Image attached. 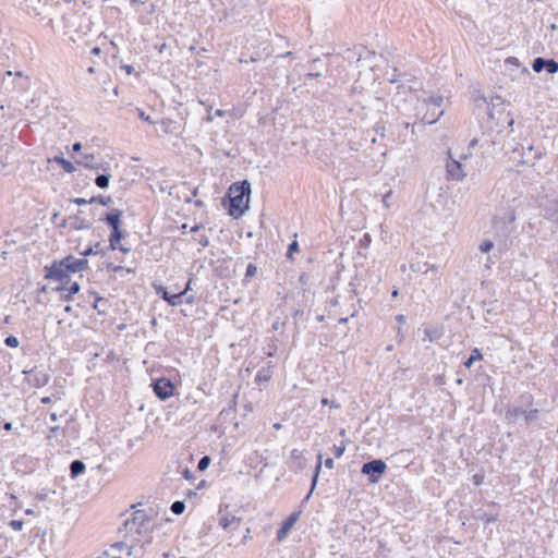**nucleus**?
Here are the masks:
<instances>
[{"label": "nucleus", "mask_w": 558, "mask_h": 558, "mask_svg": "<svg viewBox=\"0 0 558 558\" xmlns=\"http://www.w3.org/2000/svg\"><path fill=\"white\" fill-rule=\"evenodd\" d=\"M69 270L65 268L61 260L58 263H53L51 267L47 268L46 278L57 281H63L69 277Z\"/></svg>", "instance_id": "9"}, {"label": "nucleus", "mask_w": 558, "mask_h": 558, "mask_svg": "<svg viewBox=\"0 0 558 558\" xmlns=\"http://www.w3.org/2000/svg\"><path fill=\"white\" fill-rule=\"evenodd\" d=\"M344 451H345V445L344 444H341L340 446L335 445L332 447V452H333L336 458L342 457Z\"/></svg>", "instance_id": "30"}, {"label": "nucleus", "mask_w": 558, "mask_h": 558, "mask_svg": "<svg viewBox=\"0 0 558 558\" xmlns=\"http://www.w3.org/2000/svg\"><path fill=\"white\" fill-rule=\"evenodd\" d=\"M398 81L397 76L393 75L391 78H389V82L390 83H396Z\"/></svg>", "instance_id": "59"}, {"label": "nucleus", "mask_w": 558, "mask_h": 558, "mask_svg": "<svg viewBox=\"0 0 558 558\" xmlns=\"http://www.w3.org/2000/svg\"><path fill=\"white\" fill-rule=\"evenodd\" d=\"M199 244L203 246V247H206L208 246L209 244V240L206 235H202L201 239H199Z\"/></svg>", "instance_id": "42"}, {"label": "nucleus", "mask_w": 558, "mask_h": 558, "mask_svg": "<svg viewBox=\"0 0 558 558\" xmlns=\"http://www.w3.org/2000/svg\"><path fill=\"white\" fill-rule=\"evenodd\" d=\"M216 116H218V117H222V116H223V111H222V110H217V111H216Z\"/></svg>", "instance_id": "60"}, {"label": "nucleus", "mask_w": 558, "mask_h": 558, "mask_svg": "<svg viewBox=\"0 0 558 558\" xmlns=\"http://www.w3.org/2000/svg\"><path fill=\"white\" fill-rule=\"evenodd\" d=\"M532 69L537 73L546 70L548 73L554 74L558 72V62H556L554 59H544L538 57L534 59Z\"/></svg>", "instance_id": "8"}, {"label": "nucleus", "mask_w": 558, "mask_h": 558, "mask_svg": "<svg viewBox=\"0 0 558 558\" xmlns=\"http://www.w3.org/2000/svg\"><path fill=\"white\" fill-rule=\"evenodd\" d=\"M49 377L44 372H29L27 373V381L35 387H43L48 384Z\"/></svg>", "instance_id": "13"}, {"label": "nucleus", "mask_w": 558, "mask_h": 558, "mask_svg": "<svg viewBox=\"0 0 558 558\" xmlns=\"http://www.w3.org/2000/svg\"><path fill=\"white\" fill-rule=\"evenodd\" d=\"M199 229H201V226H194V227L192 228V231H193V232H196V231H198Z\"/></svg>", "instance_id": "61"}, {"label": "nucleus", "mask_w": 558, "mask_h": 558, "mask_svg": "<svg viewBox=\"0 0 558 558\" xmlns=\"http://www.w3.org/2000/svg\"><path fill=\"white\" fill-rule=\"evenodd\" d=\"M92 53H93V54H95V56H99V54H100V48H98V47H94V48L92 49Z\"/></svg>", "instance_id": "51"}, {"label": "nucleus", "mask_w": 558, "mask_h": 558, "mask_svg": "<svg viewBox=\"0 0 558 558\" xmlns=\"http://www.w3.org/2000/svg\"><path fill=\"white\" fill-rule=\"evenodd\" d=\"M397 88H398V90L393 97V102L398 109H400V110L405 109L403 102H408V101L417 99V96L412 90L411 86L402 84V85L398 86Z\"/></svg>", "instance_id": "6"}, {"label": "nucleus", "mask_w": 558, "mask_h": 558, "mask_svg": "<svg viewBox=\"0 0 558 558\" xmlns=\"http://www.w3.org/2000/svg\"><path fill=\"white\" fill-rule=\"evenodd\" d=\"M94 253H95V252H94V248H93V247H88L87 250H85V251H84V252H82L81 254H82L83 256H88V255H92V254H94Z\"/></svg>", "instance_id": "46"}, {"label": "nucleus", "mask_w": 558, "mask_h": 558, "mask_svg": "<svg viewBox=\"0 0 558 558\" xmlns=\"http://www.w3.org/2000/svg\"><path fill=\"white\" fill-rule=\"evenodd\" d=\"M121 216H122L121 210L113 209L107 215L106 220L112 227V229H117L118 227H120Z\"/></svg>", "instance_id": "16"}, {"label": "nucleus", "mask_w": 558, "mask_h": 558, "mask_svg": "<svg viewBox=\"0 0 558 558\" xmlns=\"http://www.w3.org/2000/svg\"><path fill=\"white\" fill-rule=\"evenodd\" d=\"M325 465H326V468H328V469H333V465H335L333 460H332L331 458H328V459L325 461Z\"/></svg>", "instance_id": "45"}, {"label": "nucleus", "mask_w": 558, "mask_h": 558, "mask_svg": "<svg viewBox=\"0 0 558 558\" xmlns=\"http://www.w3.org/2000/svg\"><path fill=\"white\" fill-rule=\"evenodd\" d=\"M257 272V267L253 264H248L247 268H246V274L245 276L246 277H253L255 276Z\"/></svg>", "instance_id": "36"}, {"label": "nucleus", "mask_w": 558, "mask_h": 558, "mask_svg": "<svg viewBox=\"0 0 558 558\" xmlns=\"http://www.w3.org/2000/svg\"><path fill=\"white\" fill-rule=\"evenodd\" d=\"M392 195V192L391 191H388L384 196H383V204L386 208H389L390 207V203H389V198L391 197Z\"/></svg>", "instance_id": "37"}, {"label": "nucleus", "mask_w": 558, "mask_h": 558, "mask_svg": "<svg viewBox=\"0 0 558 558\" xmlns=\"http://www.w3.org/2000/svg\"><path fill=\"white\" fill-rule=\"evenodd\" d=\"M238 530H239V529H234V527H229V529L227 530V531L231 534V536H230V538H229V539H230L229 545H234V546H238V545H239V544H234V543L232 542L233 534H234V532H235V531H238Z\"/></svg>", "instance_id": "41"}, {"label": "nucleus", "mask_w": 558, "mask_h": 558, "mask_svg": "<svg viewBox=\"0 0 558 558\" xmlns=\"http://www.w3.org/2000/svg\"><path fill=\"white\" fill-rule=\"evenodd\" d=\"M59 429H60V427H59V426H51V427L49 428V433H50V435H49L48 437H49V438H51L52 434L57 433Z\"/></svg>", "instance_id": "47"}, {"label": "nucleus", "mask_w": 558, "mask_h": 558, "mask_svg": "<svg viewBox=\"0 0 558 558\" xmlns=\"http://www.w3.org/2000/svg\"><path fill=\"white\" fill-rule=\"evenodd\" d=\"M95 201H97V198H96V197H93V198H92V199H89V201H86V199H84V198H75V199H74V203H75V204H77V205H85V204H87V203H93V202H95Z\"/></svg>", "instance_id": "39"}, {"label": "nucleus", "mask_w": 558, "mask_h": 558, "mask_svg": "<svg viewBox=\"0 0 558 558\" xmlns=\"http://www.w3.org/2000/svg\"><path fill=\"white\" fill-rule=\"evenodd\" d=\"M60 291H68L65 298H69L71 294H75L80 291V284L77 282H73L69 289L65 288H57Z\"/></svg>", "instance_id": "26"}, {"label": "nucleus", "mask_w": 558, "mask_h": 558, "mask_svg": "<svg viewBox=\"0 0 558 558\" xmlns=\"http://www.w3.org/2000/svg\"><path fill=\"white\" fill-rule=\"evenodd\" d=\"M320 468H322V454H318V463L316 465V472H315V475L313 477L312 488H314L315 485H316V481H317V476H318V472H319Z\"/></svg>", "instance_id": "34"}, {"label": "nucleus", "mask_w": 558, "mask_h": 558, "mask_svg": "<svg viewBox=\"0 0 558 558\" xmlns=\"http://www.w3.org/2000/svg\"><path fill=\"white\" fill-rule=\"evenodd\" d=\"M191 290V280H189V282L186 283V287L185 289L182 291L184 292V296H185V302L187 304H192L194 303V295H187V292Z\"/></svg>", "instance_id": "31"}, {"label": "nucleus", "mask_w": 558, "mask_h": 558, "mask_svg": "<svg viewBox=\"0 0 558 558\" xmlns=\"http://www.w3.org/2000/svg\"><path fill=\"white\" fill-rule=\"evenodd\" d=\"M9 525L15 531H21L24 526V522L22 520H12L9 522Z\"/></svg>", "instance_id": "33"}, {"label": "nucleus", "mask_w": 558, "mask_h": 558, "mask_svg": "<svg viewBox=\"0 0 558 558\" xmlns=\"http://www.w3.org/2000/svg\"><path fill=\"white\" fill-rule=\"evenodd\" d=\"M72 149L74 151H80L82 149V144L81 143H74L73 146H72Z\"/></svg>", "instance_id": "49"}, {"label": "nucleus", "mask_w": 558, "mask_h": 558, "mask_svg": "<svg viewBox=\"0 0 558 558\" xmlns=\"http://www.w3.org/2000/svg\"><path fill=\"white\" fill-rule=\"evenodd\" d=\"M482 359H483V355H482L480 349L474 348L471 351L470 357L464 362V366L470 368L473 365L474 362L481 361Z\"/></svg>", "instance_id": "19"}, {"label": "nucleus", "mask_w": 558, "mask_h": 558, "mask_svg": "<svg viewBox=\"0 0 558 558\" xmlns=\"http://www.w3.org/2000/svg\"><path fill=\"white\" fill-rule=\"evenodd\" d=\"M4 343L10 348H17L20 344L19 339L14 336L7 337Z\"/></svg>", "instance_id": "28"}, {"label": "nucleus", "mask_w": 558, "mask_h": 558, "mask_svg": "<svg viewBox=\"0 0 558 558\" xmlns=\"http://www.w3.org/2000/svg\"><path fill=\"white\" fill-rule=\"evenodd\" d=\"M291 459L294 460V461H299V468H302V459H303V452L298 450V449H294L291 451Z\"/></svg>", "instance_id": "29"}, {"label": "nucleus", "mask_w": 558, "mask_h": 558, "mask_svg": "<svg viewBox=\"0 0 558 558\" xmlns=\"http://www.w3.org/2000/svg\"><path fill=\"white\" fill-rule=\"evenodd\" d=\"M251 184L247 181L232 184L229 189L230 209L233 217H240L247 208L250 201Z\"/></svg>", "instance_id": "2"}, {"label": "nucleus", "mask_w": 558, "mask_h": 558, "mask_svg": "<svg viewBox=\"0 0 558 558\" xmlns=\"http://www.w3.org/2000/svg\"><path fill=\"white\" fill-rule=\"evenodd\" d=\"M85 470V464L81 460H74L70 465L71 475L73 477L80 475Z\"/></svg>", "instance_id": "20"}, {"label": "nucleus", "mask_w": 558, "mask_h": 558, "mask_svg": "<svg viewBox=\"0 0 558 558\" xmlns=\"http://www.w3.org/2000/svg\"><path fill=\"white\" fill-rule=\"evenodd\" d=\"M154 391L159 399L166 400L173 395L174 386L169 379L160 378L155 381Z\"/></svg>", "instance_id": "7"}, {"label": "nucleus", "mask_w": 558, "mask_h": 558, "mask_svg": "<svg viewBox=\"0 0 558 558\" xmlns=\"http://www.w3.org/2000/svg\"><path fill=\"white\" fill-rule=\"evenodd\" d=\"M94 160H95L94 155H92V154H90V155L85 154V155L83 156V161H82V163H83L85 167H93V166H94Z\"/></svg>", "instance_id": "32"}, {"label": "nucleus", "mask_w": 558, "mask_h": 558, "mask_svg": "<svg viewBox=\"0 0 558 558\" xmlns=\"http://www.w3.org/2000/svg\"><path fill=\"white\" fill-rule=\"evenodd\" d=\"M15 76L21 78L22 82L19 84L22 90H26L29 87V77L24 76L22 72H16Z\"/></svg>", "instance_id": "25"}, {"label": "nucleus", "mask_w": 558, "mask_h": 558, "mask_svg": "<svg viewBox=\"0 0 558 558\" xmlns=\"http://www.w3.org/2000/svg\"><path fill=\"white\" fill-rule=\"evenodd\" d=\"M63 265L69 270V272H77L87 267V259L85 258H76L72 255L66 256L62 259Z\"/></svg>", "instance_id": "10"}, {"label": "nucleus", "mask_w": 558, "mask_h": 558, "mask_svg": "<svg viewBox=\"0 0 558 558\" xmlns=\"http://www.w3.org/2000/svg\"><path fill=\"white\" fill-rule=\"evenodd\" d=\"M322 403H323L324 405H326V404H328V403H329V401H328V399L324 398V399H322Z\"/></svg>", "instance_id": "63"}, {"label": "nucleus", "mask_w": 558, "mask_h": 558, "mask_svg": "<svg viewBox=\"0 0 558 558\" xmlns=\"http://www.w3.org/2000/svg\"><path fill=\"white\" fill-rule=\"evenodd\" d=\"M210 463V458L209 457H203L199 462H198V469L199 470H205Z\"/></svg>", "instance_id": "35"}, {"label": "nucleus", "mask_w": 558, "mask_h": 558, "mask_svg": "<svg viewBox=\"0 0 558 558\" xmlns=\"http://www.w3.org/2000/svg\"><path fill=\"white\" fill-rule=\"evenodd\" d=\"M494 248V243L493 241L490 240H486L484 241L481 245H480V251L482 253H488L489 251H492Z\"/></svg>", "instance_id": "27"}, {"label": "nucleus", "mask_w": 558, "mask_h": 558, "mask_svg": "<svg viewBox=\"0 0 558 558\" xmlns=\"http://www.w3.org/2000/svg\"><path fill=\"white\" fill-rule=\"evenodd\" d=\"M377 133H379L381 136L384 135V130L385 128L384 126H378L375 129Z\"/></svg>", "instance_id": "55"}, {"label": "nucleus", "mask_w": 558, "mask_h": 558, "mask_svg": "<svg viewBox=\"0 0 558 558\" xmlns=\"http://www.w3.org/2000/svg\"><path fill=\"white\" fill-rule=\"evenodd\" d=\"M391 295H392L393 298H397V296H398V290H393V291H392V293H391Z\"/></svg>", "instance_id": "64"}, {"label": "nucleus", "mask_w": 558, "mask_h": 558, "mask_svg": "<svg viewBox=\"0 0 558 558\" xmlns=\"http://www.w3.org/2000/svg\"><path fill=\"white\" fill-rule=\"evenodd\" d=\"M54 161L58 162L63 168V170L69 173L75 170L74 166L69 160H65L62 157H56Z\"/></svg>", "instance_id": "23"}, {"label": "nucleus", "mask_w": 558, "mask_h": 558, "mask_svg": "<svg viewBox=\"0 0 558 558\" xmlns=\"http://www.w3.org/2000/svg\"><path fill=\"white\" fill-rule=\"evenodd\" d=\"M185 510V504L184 501H174L171 506V511L174 513V514H182Z\"/></svg>", "instance_id": "24"}, {"label": "nucleus", "mask_w": 558, "mask_h": 558, "mask_svg": "<svg viewBox=\"0 0 558 558\" xmlns=\"http://www.w3.org/2000/svg\"><path fill=\"white\" fill-rule=\"evenodd\" d=\"M160 128L161 131L166 134H173L178 132V124L174 121H171L169 119H165L160 121Z\"/></svg>", "instance_id": "17"}, {"label": "nucleus", "mask_w": 558, "mask_h": 558, "mask_svg": "<svg viewBox=\"0 0 558 558\" xmlns=\"http://www.w3.org/2000/svg\"><path fill=\"white\" fill-rule=\"evenodd\" d=\"M396 320L399 323V324H403L405 322V316L400 314V315H397L396 316Z\"/></svg>", "instance_id": "48"}, {"label": "nucleus", "mask_w": 558, "mask_h": 558, "mask_svg": "<svg viewBox=\"0 0 558 558\" xmlns=\"http://www.w3.org/2000/svg\"><path fill=\"white\" fill-rule=\"evenodd\" d=\"M110 174L108 173H102V174H99L97 175L96 180H95V183L98 187L100 189H106L108 187L109 185V182H110Z\"/></svg>", "instance_id": "21"}, {"label": "nucleus", "mask_w": 558, "mask_h": 558, "mask_svg": "<svg viewBox=\"0 0 558 558\" xmlns=\"http://www.w3.org/2000/svg\"><path fill=\"white\" fill-rule=\"evenodd\" d=\"M298 513L291 514L282 524V526L277 532V541L282 542L287 535L289 534L290 530L293 527L295 522L298 521Z\"/></svg>", "instance_id": "12"}, {"label": "nucleus", "mask_w": 558, "mask_h": 558, "mask_svg": "<svg viewBox=\"0 0 558 558\" xmlns=\"http://www.w3.org/2000/svg\"><path fill=\"white\" fill-rule=\"evenodd\" d=\"M474 481H475V484H477V485L481 484V478L478 475L474 476Z\"/></svg>", "instance_id": "58"}, {"label": "nucleus", "mask_w": 558, "mask_h": 558, "mask_svg": "<svg viewBox=\"0 0 558 558\" xmlns=\"http://www.w3.org/2000/svg\"><path fill=\"white\" fill-rule=\"evenodd\" d=\"M50 418H51L52 422L58 421V414L56 412L51 413L50 414Z\"/></svg>", "instance_id": "54"}, {"label": "nucleus", "mask_w": 558, "mask_h": 558, "mask_svg": "<svg viewBox=\"0 0 558 558\" xmlns=\"http://www.w3.org/2000/svg\"><path fill=\"white\" fill-rule=\"evenodd\" d=\"M515 220V214L513 210L507 211L504 216H497L494 218V223L510 225Z\"/></svg>", "instance_id": "18"}, {"label": "nucleus", "mask_w": 558, "mask_h": 558, "mask_svg": "<svg viewBox=\"0 0 558 558\" xmlns=\"http://www.w3.org/2000/svg\"><path fill=\"white\" fill-rule=\"evenodd\" d=\"M444 98L441 96L423 99V104L428 107V111L422 120L428 124L435 123L444 113V110H438Z\"/></svg>", "instance_id": "3"}, {"label": "nucleus", "mask_w": 558, "mask_h": 558, "mask_svg": "<svg viewBox=\"0 0 558 558\" xmlns=\"http://www.w3.org/2000/svg\"><path fill=\"white\" fill-rule=\"evenodd\" d=\"M122 238V233L120 231V227H118L117 229H112V233L110 235V239H109V242H110V247L112 250H121L123 252H129L128 248H124L123 246H121L119 243H120V240Z\"/></svg>", "instance_id": "15"}, {"label": "nucleus", "mask_w": 558, "mask_h": 558, "mask_svg": "<svg viewBox=\"0 0 558 558\" xmlns=\"http://www.w3.org/2000/svg\"><path fill=\"white\" fill-rule=\"evenodd\" d=\"M446 169L448 177L451 180L461 181L466 175L462 161L456 158L451 153H449V160L447 161Z\"/></svg>", "instance_id": "4"}, {"label": "nucleus", "mask_w": 558, "mask_h": 558, "mask_svg": "<svg viewBox=\"0 0 558 558\" xmlns=\"http://www.w3.org/2000/svg\"><path fill=\"white\" fill-rule=\"evenodd\" d=\"M477 144V141L474 138L470 142L469 144V148H468V151H464V153H460V154H452L456 158H458L459 160L463 161V160H466L468 158H470L472 156L470 149L473 148L475 145Z\"/></svg>", "instance_id": "22"}, {"label": "nucleus", "mask_w": 558, "mask_h": 558, "mask_svg": "<svg viewBox=\"0 0 558 558\" xmlns=\"http://www.w3.org/2000/svg\"><path fill=\"white\" fill-rule=\"evenodd\" d=\"M299 248L298 242L293 241L288 247V254L291 255L293 252H296Z\"/></svg>", "instance_id": "40"}, {"label": "nucleus", "mask_w": 558, "mask_h": 558, "mask_svg": "<svg viewBox=\"0 0 558 558\" xmlns=\"http://www.w3.org/2000/svg\"><path fill=\"white\" fill-rule=\"evenodd\" d=\"M124 69L126 70L128 73H132V71H133V66H131V65H125Z\"/></svg>", "instance_id": "57"}, {"label": "nucleus", "mask_w": 558, "mask_h": 558, "mask_svg": "<svg viewBox=\"0 0 558 558\" xmlns=\"http://www.w3.org/2000/svg\"><path fill=\"white\" fill-rule=\"evenodd\" d=\"M153 509L135 510L123 524L124 541L112 545L111 550L126 549V554L133 558H142L146 547L153 542V532L156 522L153 519Z\"/></svg>", "instance_id": "1"}, {"label": "nucleus", "mask_w": 558, "mask_h": 558, "mask_svg": "<svg viewBox=\"0 0 558 558\" xmlns=\"http://www.w3.org/2000/svg\"><path fill=\"white\" fill-rule=\"evenodd\" d=\"M386 469V463L378 459L364 463L362 466V473L368 475L372 483H377L378 477L376 475L383 474Z\"/></svg>", "instance_id": "5"}, {"label": "nucleus", "mask_w": 558, "mask_h": 558, "mask_svg": "<svg viewBox=\"0 0 558 558\" xmlns=\"http://www.w3.org/2000/svg\"><path fill=\"white\" fill-rule=\"evenodd\" d=\"M110 201H111V198H110V197H99V202H100L102 205H107Z\"/></svg>", "instance_id": "50"}, {"label": "nucleus", "mask_w": 558, "mask_h": 558, "mask_svg": "<svg viewBox=\"0 0 558 558\" xmlns=\"http://www.w3.org/2000/svg\"><path fill=\"white\" fill-rule=\"evenodd\" d=\"M3 428H4L5 430H11V429H12V423H9V422H8V423H5V424H4V426H3Z\"/></svg>", "instance_id": "56"}, {"label": "nucleus", "mask_w": 558, "mask_h": 558, "mask_svg": "<svg viewBox=\"0 0 558 558\" xmlns=\"http://www.w3.org/2000/svg\"><path fill=\"white\" fill-rule=\"evenodd\" d=\"M250 533H251V530H250V527H247L245 530V534H244L242 541L240 542L241 545L245 544L247 542V539L251 537Z\"/></svg>", "instance_id": "43"}, {"label": "nucleus", "mask_w": 558, "mask_h": 558, "mask_svg": "<svg viewBox=\"0 0 558 558\" xmlns=\"http://www.w3.org/2000/svg\"><path fill=\"white\" fill-rule=\"evenodd\" d=\"M397 338H398L399 341H402V339H403V333H402V329L401 328L398 329Z\"/></svg>", "instance_id": "52"}, {"label": "nucleus", "mask_w": 558, "mask_h": 558, "mask_svg": "<svg viewBox=\"0 0 558 558\" xmlns=\"http://www.w3.org/2000/svg\"><path fill=\"white\" fill-rule=\"evenodd\" d=\"M410 268L412 271L414 272H417V271H421L422 270V267H421V264L420 263H416V264H411L410 265Z\"/></svg>", "instance_id": "44"}, {"label": "nucleus", "mask_w": 558, "mask_h": 558, "mask_svg": "<svg viewBox=\"0 0 558 558\" xmlns=\"http://www.w3.org/2000/svg\"><path fill=\"white\" fill-rule=\"evenodd\" d=\"M219 524L223 530H228L229 527L239 529L241 519L235 515L223 514L219 520Z\"/></svg>", "instance_id": "14"}, {"label": "nucleus", "mask_w": 558, "mask_h": 558, "mask_svg": "<svg viewBox=\"0 0 558 558\" xmlns=\"http://www.w3.org/2000/svg\"><path fill=\"white\" fill-rule=\"evenodd\" d=\"M157 293L160 294L161 298L165 301H167L171 306H178L183 302L184 292L170 294L166 288L160 287Z\"/></svg>", "instance_id": "11"}, {"label": "nucleus", "mask_w": 558, "mask_h": 558, "mask_svg": "<svg viewBox=\"0 0 558 558\" xmlns=\"http://www.w3.org/2000/svg\"><path fill=\"white\" fill-rule=\"evenodd\" d=\"M274 428H276V429H280V428H281V424H280V423H276V424H274Z\"/></svg>", "instance_id": "62"}, {"label": "nucleus", "mask_w": 558, "mask_h": 558, "mask_svg": "<svg viewBox=\"0 0 558 558\" xmlns=\"http://www.w3.org/2000/svg\"><path fill=\"white\" fill-rule=\"evenodd\" d=\"M138 117H140V119H142V120H144V121H146L148 123H151V124L155 123V121L151 120L149 116L145 114V112L140 110V109H138Z\"/></svg>", "instance_id": "38"}, {"label": "nucleus", "mask_w": 558, "mask_h": 558, "mask_svg": "<svg viewBox=\"0 0 558 558\" xmlns=\"http://www.w3.org/2000/svg\"><path fill=\"white\" fill-rule=\"evenodd\" d=\"M50 402H51V398H50V397H44V398H41V403L47 404V403H50Z\"/></svg>", "instance_id": "53"}]
</instances>
